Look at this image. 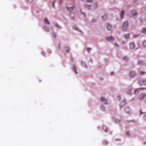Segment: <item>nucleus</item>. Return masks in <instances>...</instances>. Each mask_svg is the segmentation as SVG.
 I'll return each instance as SVG.
<instances>
[{
    "label": "nucleus",
    "instance_id": "nucleus-1",
    "mask_svg": "<svg viewBox=\"0 0 146 146\" xmlns=\"http://www.w3.org/2000/svg\"><path fill=\"white\" fill-rule=\"evenodd\" d=\"M128 23L127 21L125 22L123 24L122 29L124 31H125L128 28Z\"/></svg>",
    "mask_w": 146,
    "mask_h": 146
},
{
    "label": "nucleus",
    "instance_id": "nucleus-2",
    "mask_svg": "<svg viewBox=\"0 0 146 146\" xmlns=\"http://www.w3.org/2000/svg\"><path fill=\"white\" fill-rule=\"evenodd\" d=\"M135 76V73L134 71H131L130 72V77L133 78Z\"/></svg>",
    "mask_w": 146,
    "mask_h": 146
},
{
    "label": "nucleus",
    "instance_id": "nucleus-3",
    "mask_svg": "<svg viewBox=\"0 0 146 146\" xmlns=\"http://www.w3.org/2000/svg\"><path fill=\"white\" fill-rule=\"evenodd\" d=\"M139 83L141 85H146V81L141 80L139 81Z\"/></svg>",
    "mask_w": 146,
    "mask_h": 146
},
{
    "label": "nucleus",
    "instance_id": "nucleus-4",
    "mask_svg": "<svg viewBox=\"0 0 146 146\" xmlns=\"http://www.w3.org/2000/svg\"><path fill=\"white\" fill-rule=\"evenodd\" d=\"M106 39L107 41H112L114 40V38L111 36L109 37H107Z\"/></svg>",
    "mask_w": 146,
    "mask_h": 146
},
{
    "label": "nucleus",
    "instance_id": "nucleus-5",
    "mask_svg": "<svg viewBox=\"0 0 146 146\" xmlns=\"http://www.w3.org/2000/svg\"><path fill=\"white\" fill-rule=\"evenodd\" d=\"M131 16H134L137 15V13L136 11L133 10L131 11Z\"/></svg>",
    "mask_w": 146,
    "mask_h": 146
},
{
    "label": "nucleus",
    "instance_id": "nucleus-6",
    "mask_svg": "<svg viewBox=\"0 0 146 146\" xmlns=\"http://www.w3.org/2000/svg\"><path fill=\"white\" fill-rule=\"evenodd\" d=\"M129 46L131 49H133L135 48V45L133 42H131Z\"/></svg>",
    "mask_w": 146,
    "mask_h": 146
},
{
    "label": "nucleus",
    "instance_id": "nucleus-7",
    "mask_svg": "<svg viewBox=\"0 0 146 146\" xmlns=\"http://www.w3.org/2000/svg\"><path fill=\"white\" fill-rule=\"evenodd\" d=\"M146 96L145 94H142L140 95L139 97V98L140 99L142 100L143 98Z\"/></svg>",
    "mask_w": 146,
    "mask_h": 146
},
{
    "label": "nucleus",
    "instance_id": "nucleus-8",
    "mask_svg": "<svg viewBox=\"0 0 146 146\" xmlns=\"http://www.w3.org/2000/svg\"><path fill=\"white\" fill-rule=\"evenodd\" d=\"M101 100L102 102H104L106 104L107 103L106 100L104 97H102L101 98Z\"/></svg>",
    "mask_w": 146,
    "mask_h": 146
},
{
    "label": "nucleus",
    "instance_id": "nucleus-9",
    "mask_svg": "<svg viewBox=\"0 0 146 146\" xmlns=\"http://www.w3.org/2000/svg\"><path fill=\"white\" fill-rule=\"evenodd\" d=\"M67 8L68 9V10L70 11H72L74 10V7H67Z\"/></svg>",
    "mask_w": 146,
    "mask_h": 146
},
{
    "label": "nucleus",
    "instance_id": "nucleus-10",
    "mask_svg": "<svg viewBox=\"0 0 146 146\" xmlns=\"http://www.w3.org/2000/svg\"><path fill=\"white\" fill-rule=\"evenodd\" d=\"M107 28L110 31L111 29V25L109 24H108L107 26Z\"/></svg>",
    "mask_w": 146,
    "mask_h": 146
},
{
    "label": "nucleus",
    "instance_id": "nucleus-11",
    "mask_svg": "<svg viewBox=\"0 0 146 146\" xmlns=\"http://www.w3.org/2000/svg\"><path fill=\"white\" fill-rule=\"evenodd\" d=\"M44 29L45 31H46L47 32H48L49 31V30L48 28L46 26H44Z\"/></svg>",
    "mask_w": 146,
    "mask_h": 146
},
{
    "label": "nucleus",
    "instance_id": "nucleus-12",
    "mask_svg": "<svg viewBox=\"0 0 146 146\" xmlns=\"http://www.w3.org/2000/svg\"><path fill=\"white\" fill-rule=\"evenodd\" d=\"M44 23L46 24H50V22L46 18L44 19Z\"/></svg>",
    "mask_w": 146,
    "mask_h": 146
},
{
    "label": "nucleus",
    "instance_id": "nucleus-13",
    "mask_svg": "<svg viewBox=\"0 0 146 146\" xmlns=\"http://www.w3.org/2000/svg\"><path fill=\"white\" fill-rule=\"evenodd\" d=\"M124 11L123 10L122 11H121V15H120L121 18V19L123 18V16L124 14Z\"/></svg>",
    "mask_w": 146,
    "mask_h": 146
},
{
    "label": "nucleus",
    "instance_id": "nucleus-14",
    "mask_svg": "<svg viewBox=\"0 0 146 146\" xmlns=\"http://www.w3.org/2000/svg\"><path fill=\"white\" fill-rule=\"evenodd\" d=\"M139 74L140 75H142L145 73V72L142 71H140L139 72Z\"/></svg>",
    "mask_w": 146,
    "mask_h": 146
},
{
    "label": "nucleus",
    "instance_id": "nucleus-15",
    "mask_svg": "<svg viewBox=\"0 0 146 146\" xmlns=\"http://www.w3.org/2000/svg\"><path fill=\"white\" fill-rule=\"evenodd\" d=\"M125 37L126 39H128L129 38V34H126L125 35Z\"/></svg>",
    "mask_w": 146,
    "mask_h": 146
},
{
    "label": "nucleus",
    "instance_id": "nucleus-16",
    "mask_svg": "<svg viewBox=\"0 0 146 146\" xmlns=\"http://www.w3.org/2000/svg\"><path fill=\"white\" fill-rule=\"evenodd\" d=\"M138 64L139 65H142L143 64V62L141 60H139L138 62Z\"/></svg>",
    "mask_w": 146,
    "mask_h": 146
},
{
    "label": "nucleus",
    "instance_id": "nucleus-17",
    "mask_svg": "<svg viewBox=\"0 0 146 146\" xmlns=\"http://www.w3.org/2000/svg\"><path fill=\"white\" fill-rule=\"evenodd\" d=\"M142 33L145 34H146V29L143 28L142 29Z\"/></svg>",
    "mask_w": 146,
    "mask_h": 146
},
{
    "label": "nucleus",
    "instance_id": "nucleus-18",
    "mask_svg": "<svg viewBox=\"0 0 146 146\" xmlns=\"http://www.w3.org/2000/svg\"><path fill=\"white\" fill-rule=\"evenodd\" d=\"M103 129L106 132H107V127H103Z\"/></svg>",
    "mask_w": 146,
    "mask_h": 146
},
{
    "label": "nucleus",
    "instance_id": "nucleus-19",
    "mask_svg": "<svg viewBox=\"0 0 146 146\" xmlns=\"http://www.w3.org/2000/svg\"><path fill=\"white\" fill-rule=\"evenodd\" d=\"M123 60L125 61H127L128 60V59L127 57L125 56L123 58Z\"/></svg>",
    "mask_w": 146,
    "mask_h": 146
},
{
    "label": "nucleus",
    "instance_id": "nucleus-20",
    "mask_svg": "<svg viewBox=\"0 0 146 146\" xmlns=\"http://www.w3.org/2000/svg\"><path fill=\"white\" fill-rule=\"evenodd\" d=\"M85 7L86 8H88L89 9H90L91 8V6L89 5H86Z\"/></svg>",
    "mask_w": 146,
    "mask_h": 146
},
{
    "label": "nucleus",
    "instance_id": "nucleus-21",
    "mask_svg": "<svg viewBox=\"0 0 146 146\" xmlns=\"http://www.w3.org/2000/svg\"><path fill=\"white\" fill-rule=\"evenodd\" d=\"M94 7L95 9H96L98 7L97 4H95L94 5Z\"/></svg>",
    "mask_w": 146,
    "mask_h": 146
},
{
    "label": "nucleus",
    "instance_id": "nucleus-22",
    "mask_svg": "<svg viewBox=\"0 0 146 146\" xmlns=\"http://www.w3.org/2000/svg\"><path fill=\"white\" fill-rule=\"evenodd\" d=\"M141 88H140V89H137V90H136L134 92V94H136L137 93H138V92H137V91L139 90H141Z\"/></svg>",
    "mask_w": 146,
    "mask_h": 146
},
{
    "label": "nucleus",
    "instance_id": "nucleus-23",
    "mask_svg": "<svg viewBox=\"0 0 146 146\" xmlns=\"http://www.w3.org/2000/svg\"><path fill=\"white\" fill-rule=\"evenodd\" d=\"M107 15H104L102 17L103 19L104 20L105 19L107 18Z\"/></svg>",
    "mask_w": 146,
    "mask_h": 146
},
{
    "label": "nucleus",
    "instance_id": "nucleus-24",
    "mask_svg": "<svg viewBox=\"0 0 146 146\" xmlns=\"http://www.w3.org/2000/svg\"><path fill=\"white\" fill-rule=\"evenodd\" d=\"M143 45L145 47H146V40L143 42Z\"/></svg>",
    "mask_w": 146,
    "mask_h": 146
},
{
    "label": "nucleus",
    "instance_id": "nucleus-25",
    "mask_svg": "<svg viewBox=\"0 0 146 146\" xmlns=\"http://www.w3.org/2000/svg\"><path fill=\"white\" fill-rule=\"evenodd\" d=\"M73 69L74 71L76 72V74H77V72H76V68L75 67H73Z\"/></svg>",
    "mask_w": 146,
    "mask_h": 146
},
{
    "label": "nucleus",
    "instance_id": "nucleus-26",
    "mask_svg": "<svg viewBox=\"0 0 146 146\" xmlns=\"http://www.w3.org/2000/svg\"><path fill=\"white\" fill-rule=\"evenodd\" d=\"M126 134L127 135V136H129V132H127L126 133Z\"/></svg>",
    "mask_w": 146,
    "mask_h": 146
},
{
    "label": "nucleus",
    "instance_id": "nucleus-27",
    "mask_svg": "<svg viewBox=\"0 0 146 146\" xmlns=\"http://www.w3.org/2000/svg\"><path fill=\"white\" fill-rule=\"evenodd\" d=\"M52 35L53 36H54L55 37H56V35L55 33H53L52 34Z\"/></svg>",
    "mask_w": 146,
    "mask_h": 146
},
{
    "label": "nucleus",
    "instance_id": "nucleus-28",
    "mask_svg": "<svg viewBox=\"0 0 146 146\" xmlns=\"http://www.w3.org/2000/svg\"><path fill=\"white\" fill-rule=\"evenodd\" d=\"M96 20L93 19L92 21V22L93 23H94L96 22Z\"/></svg>",
    "mask_w": 146,
    "mask_h": 146
},
{
    "label": "nucleus",
    "instance_id": "nucleus-29",
    "mask_svg": "<svg viewBox=\"0 0 146 146\" xmlns=\"http://www.w3.org/2000/svg\"><path fill=\"white\" fill-rule=\"evenodd\" d=\"M92 0H88L87 1L88 2H92Z\"/></svg>",
    "mask_w": 146,
    "mask_h": 146
},
{
    "label": "nucleus",
    "instance_id": "nucleus-30",
    "mask_svg": "<svg viewBox=\"0 0 146 146\" xmlns=\"http://www.w3.org/2000/svg\"><path fill=\"white\" fill-rule=\"evenodd\" d=\"M55 3V2L54 1L52 3L53 6L54 7V4Z\"/></svg>",
    "mask_w": 146,
    "mask_h": 146
},
{
    "label": "nucleus",
    "instance_id": "nucleus-31",
    "mask_svg": "<svg viewBox=\"0 0 146 146\" xmlns=\"http://www.w3.org/2000/svg\"><path fill=\"white\" fill-rule=\"evenodd\" d=\"M56 26L57 27H58V28L59 27V26L57 24H56Z\"/></svg>",
    "mask_w": 146,
    "mask_h": 146
},
{
    "label": "nucleus",
    "instance_id": "nucleus-32",
    "mask_svg": "<svg viewBox=\"0 0 146 146\" xmlns=\"http://www.w3.org/2000/svg\"><path fill=\"white\" fill-rule=\"evenodd\" d=\"M104 143L105 144H106L107 143V141H104Z\"/></svg>",
    "mask_w": 146,
    "mask_h": 146
},
{
    "label": "nucleus",
    "instance_id": "nucleus-33",
    "mask_svg": "<svg viewBox=\"0 0 146 146\" xmlns=\"http://www.w3.org/2000/svg\"><path fill=\"white\" fill-rule=\"evenodd\" d=\"M114 74V72H112L111 73V75H112V74Z\"/></svg>",
    "mask_w": 146,
    "mask_h": 146
},
{
    "label": "nucleus",
    "instance_id": "nucleus-34",
    "mask_svg": "<svg viewBox=\"0 0 146 146\" xmlns=\"http://www.w3.org/2000/svg\"><path fill=\"white\" fill-rule=\"evenodd\" d=\"M88 52H89L90 50H91V49H90V48H88Z\"/></svg>",
    "mask_w": 146,
    "mask_h": 146
},
{
    "label": "nucleus",
    "instance_id": "nucleus-35",
    "mask_svg": "<svg viewBox=\"0 0 146 146\" xmlns=\"http://www.w3.org/2000/svg\"><path fill=\"white\" fill-rule=\"evenodd\" d=\"M131 90H130V92H128V93L129 94H131Z\"/></svg>",
    "mask_w": 146,
    "mask_h": 146
},
{
    "label": "nucleus",
    "instance_id": "nucleus-36",
    "mask_svg": "<svg viewBox=\"0 0 146 146\" xmlns=\"http://www.w3.org/2000/svg\"><path fill=\"white\" fill-rule=\"evenodd\" d=\"M62 2V0L60 1V3H61Z\"/></svg>",
    "mask_w": 146,
    "mask_h": 146
},
{
    "label": "nucleus",
    "instance_id": "nucleus-37",
    "mask_svg": "<svg viewBox=\"0 0 146 146\" xmlns=\"http://www.w3.org/2000/svg\"><path fill=\"white\" fill-rule=\"evenodd\" d=\"M137 0H133L134 2H136Z\"/></svg>",
    "mask_w": 146,
    "mask_h": 146
},
{
    "label": "nucleus",
    "instance_id": "nucleus-38",
    "mask_svg": "<svg viewBox=\"0 0 146 146\" xmlns=\"http://www.w3.org/2000/svg\"><path fill=\"white\" fill-rule=\"evenodd\" d=\"M115 45H117V46H118V45H117L116 43H115Z\"/></svg>",
    "mask_w": 146,
    "mask_h": 146
},
{
    "label": "nucleus",
    "instance_id": "nucleus-39",
    "mask_svg": "<svg viewBox=\"0 0 146 146\" xmlns=\"http://www.w3.org/2000/svg\"><path fill=\"white\" fill-rule=\"evenodd\" d=\"M67 52H69V49H68V50H67Z\"/></svg>",
    "mask_w": 146,
    "mask_h": 146
},
{
    "label": "nucleus",
    "instance_id": "nucleus-40",
    "mask_svg": "<svg viewBox=\"0 0 146 146\" xmlns=\"http://www.w3.org/2000/svg\"><path fill=\"white\" fill-rule=\"evenodd\" d=\"M51 28L52 29H53L52 27H51Z\"/></svg>",
    "mask_w": 146,
    "mask_h": 146
},
{
    "label": "nucleus",
    "instance_id": "nucleus-41",
    "mask_svg": "<svg viewBox=\"0 0 146 146\" xmlns=\"http://www.w3.org/2000/svg\"><path fill=\"white\" fill-rule=\"evenodd\" d=\"M145 66H146V64H145Z\"/></svg>",
    "mask_w": 146,
    "mask_h": 146
}]
</instances>
